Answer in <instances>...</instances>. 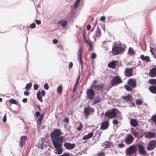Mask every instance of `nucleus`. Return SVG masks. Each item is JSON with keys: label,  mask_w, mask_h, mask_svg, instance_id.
<instances>
[{"label": "nucleus", "mask_w": 156, "mask_h": 156, "mask_svg": "<svg viewBox=\"0 0 156 156\" xmlns=\"http://www.w3.org/2000/svg\"><path fill=\"white\" fill-rule=\"evenodd\" d=\"M115 46L113 47L112 50V53L115 55H117L122 53L125 50V47L122 46V44L120 42L114 43Z\"/></svg>", "instance_id": "1"}, {"label": "nucleus", "mask_w": 156, "mask_h": 156, "mask_svg": "<svg viewBox=\"0 0 156 156\" xmlns=\"http://www.w3.org/2000/svg\"><path fill=\"white\" fill-rule=\"evenodd\" d=\"M52 140L55 148L62 147L63 142L65 141L64 136H59L56 138L52 139Z\"/></svg>", "instance_id": "2"}, {"label": "nucleus", "mask_w": 156, "mask_h": 156, "mask_svg": "<svg viewBox=\"0 0 156 156\" xmlns=\"http://www.w3.org/2000/svg\"><path fill=\"white\" fill-rule=\"evenodd\" d=\"M128 85H125V87L127 90L131 91L136 86V82L134 79H130L127 82Z\"/></svg>", "instance_id": "3"}, {"label": "nucleus", "mask_w": 156, "mask_h": 156, "mask_svg": "<svg viewBox=\"0 0 156 156\" xmlns=\"http://www.w3.org/2000/svg\"><path fill=\"white\" fill-rule=\"evenodd\" d=\"M116 115L117 113L115 109L108 110L106 111L105 113V117H107L109 119L115 118Z\"/></svg>", "instance_id": "4"}, {"label": "nucleus", "mask_w": 156, "mask_h": 156, "mask_svg": "<svg viewBox=\"0 0 156 156\" xmlns=\"http://www.w3.org/2000/svg\"><path fill=\"white\" fill-rule=\"evenodd\" d=\"M111 84L113 86H116L122 82L121 78L118 76H115L111 80Z\"/></svg>", "instance_id": "5"}, {"label": "nucleus", "mask_w": 156, "mask_h": 156, "mask_svg": "<svg viewBox=\"0 0 156 156\" xmlns=\"http://www.w3.org/2000/svg\"><path fill=\"white\" fill-rule=\"evenodd\" d=\"M87 98L90 100L94 98L95 95V93L94 90L91 89H87L86 91Z\"/></svg>", "instance_id": "6"}, {"label": "nucleus", "mask_w": 156, "mask_h": 156, "mask_svg": "<svg viewBox=\"0 0 156 156\" xmlns=\"http://www.w3.org/2000/svg\"><path fill=\"white\" fill-rule=\"evenodd\" d=\"M61 134V131L60 129H55L51 134V139L56 138L60 136V135Z\"/></svg>", "instance_id": "7"}, {"label": "nucleus", "mask_w": 156, "mask_h": 156, "mask_svg": "<svg viewBox=\"0 0 156 156\" xmlns=\"http://www.w3.org/2000/svg\"><path fill=\"white\" fill-rule=\"evenodd\" d=\"M94 112V109L90 106L84 108V113L86 117L88 118L90 115L92 114Z\"/></svg>", "instance_id": "8"}, {"label": "nucleus", "mask_w": 156, "mask_h": 156, "mask_svg": "<svg viewBox=\"0 0 156 156\" xmlns=\"http://www.w3.org/2000/svg\"><path fill=\"white\" fill-rule=\"evenodd\" d=\"M156 146V141L155 140L150 141L147 147L148 150L150 151L154 149Z\"/></svg>", "instance_id": "9"}, {"label": "nucleus", "mask_w": 156, "mask_h": 156, "mask_svg": "<svg viewBox=\"0 0 156 156\" xmlns=\"http://www.w3.org/2000/svg\"><path fill=\"white\" fill-rule=\"evenodd\" d=\"M139 152L140 155H145L146 154V152L143 146L141 144H139L138 145Z\"/></svg>", "instance_id": "10"}, {"label": "nucleus", "mask_w": 156, "mask_h": 156, "mask_svg": "<svg viewBox=\"0 0 156 156\" xmlns=\"http://www.w3.org/2000/svg\"><path fill=\"white\" fill-rule=\"evenodd\" d=\"M64 146L67 149L72 150L75 147V145L74 143L71 144L69 142H65L64 144Z\"/></svg>", "instance_id": "11"}, {"label": "nucleus", "mask_w": 156, "mask_h": 156, "mask_svg": "<svg viewBox=\"0 0 156 156\" xmlns=\"http://www.w3.org/2000/svg\"><path fill=\"white\" fill-rule=\"evenodd\" d=\"M145 137L147 138H152L155 136V134L151 132H146L144 133Z\"/></svg>", "instance_id": "12"}, {"label": "nucleus", "mask_w": 156, "mask_h": 156, "mask_svg": "<svg viewBox=\"0 0 156 156\" xmlns=\"http://www.w3.org/2000/svg\"><path fill=\"white\" fill-rule=\"evenodd\" d=\"M136 150L134 147H130L126 150V154L129 155H131V154L134 153L136 152Z\"/></svg>", "instance_id": "13"}, {"label": "nucleus", "mask_w": 156, "mask_h": 156, "mask_svg": "<svg viewBox=\"0 0 156 156\" xmlns=\"http://www.w3.org/2000/svg\"><path fill=\"white\" fill-rule=\"evenodd\" d=\"M133 137L130 134L127 135V136L125 140V142L127 144H129L133 141Z\"/></svg>", "instance_id": "14"}, {"label": "nucleus", "mask_w": 156, "mask_h": 156, "mask_svg": "<svg viewBox=\"0 0 156 156\" xmlns=\"http://www.w3.org/2000/svg\"><path fill=\"white\" fill-rule=\"evenodd\" d=\"M27 139L26 136H21L19 142V145L21 147H23L24 144L25 143L26 140Z\"/></svg>", "instance_id": "15"}, {"label": "nucleus", "mask_w": 156, "mask_h": 156, "mask_svg": "<svg viewBox=\"0 0 156 156\" xmlns=\"http://www.w3.org/2000/svg\"><path fill=\"white\" fill-rule=\"evenodd\" d=\"M101 146L104 147L105 148L111 147L112 146H113V143L112 142L106 141L103 143H102Z\"/></svg>", "instance_id": "16"}, {"label": "nucleus", "mask_w": 156, "mask_h": 156, "mask_svg": "<svg viewBox=\"0 0 156 156\" xmlns=\"http://www.w3.org/2000/svg\"><path fill=\"white\" fill-rule=\"evenodd\" d=\"M125 75L128 77H129L132 76V70L130 68H126L124 72Z\"/></svg>", "instance_id": "17"}, {"label": "nucleus", "mask_w": 156, "mask_h": 156, "mask_svg": "<svg viewBox=\"0 0 156 156\" xmlns=\"http://www.w3.org/2000/svg\"><path fill=\"white\" fill-rule=\"evenodd\" d=\"M109 126V122L105 120L101 124V128L102 130L106 129L108 128Z\"/></svg>", "instance_id": "18"}, {"label": "nucleus", "mask_w": 156, "mask_h": 156, "mask_svg": "<svg viewBox=\"0 0 156 156\" xmlns=\"http://www.w3.org/2000/svg\"><path fill=\"white\" fill-rule=\"evenodd\" d=\"M149 75L151 77H154L156 76V68H153L149 71Z\"/></svg>", "instance_id": "19"}, {"label": "nucleus", "mask_w": 156, "mask_h": 156, "mask_svg": "<svg viewBox=\"0 0 156 156\" xmlns=\"http://www.w3.org/2000/svg\"><path fill=\"white\" fill-rule=\"evenodd\" d=\"M122 98L125 101H126L127 103H128L132 99L131 95L129 94H128L126 95L122 96Z\"/></svg>", "instance_id": "20"}, {"label": "nucleus", "mask_w": 156, "mask_h": 156, "mask_svg": "<svg viewBox=\"0 0 156 156\" xmlns=\"http://www.w3.org/2000/svg\"><path fill=\"white\" fill-rule=\"evenodd\" d=\"M118 62L117 61H112L108 65V66L112 68H115Z\"/></svg>", "instance_id": "21"}, {"label": "nucleus", "mask_w": 156, "mask_h": 156, "mask_svg": "<svg viewBox=\"0 0 156 156\" xmlns=\"http://www.w3.org/2000/svg\"><path fill=\"white\" fill-rule=\"evenodd\" d=\"M101 35V30L98 27H97V30L95 33L94 35L93 36V37L95 39L96 37H99Z\"/></svg>", "instance_id": "22"}, {"label": "nucleus", "mask_w": 156, "mask_h": 156, "mask_svg": "<svg viewBox=\"0 0 156 156\" xmlns=\"http://www.w3.org/2000/svg\"><path fill=\"white\" fill-rule=\"evenodd\" d=\"M83 51V49L82 46L80 48L78 49V58L79 59V61H81L82 60V56Z\"/></svg>", "instance_id": "23"}, {"label": "nucleus", "mask_w": 156, "mask_h": 156, "mask_svg": "<svg viewBox=\"0 0 156 156\" xmlns=\"http://www.w3.org/2000/svg\"><path fill=\"white\" fill-rule=\"evenodd\" d=\"M58 24L63 27L65 28L67 25V22L66 20H62L58 21Z\"/></svg>", "instance_id": "24"}, {"label": "nucleus", "mask_w": 156, "mask_h": 156, "mask_svg": "<svg viewBox=\"0 0 156 156\" xmlns=\"http://www.w3.org/2000/svg\"><path fill=\"white\" fill-rule=\"evenodd\" d=\"M93 132H91L88 134L84 136L82 138L83 140H86L91 138L93 136Z\"/></svg>", "instance_id": "25"}, {"label": "nucleus", "mask_w": 156, "mask_h": 156, "mask_svg": "<svg viewBox=\"0 0 156 156\" xmlns=\"http://www.w3.org/2000/svg\"><path fill=\"white\" fill-rule=\"evenodd\" d=\"M54 150V152L56 154H60L62 152L63 149L62 147L55 148Z\"/></svg>", "instance_id": "26"}, {"label": "nucleus", "mask_w": 156, "mask_h": 156, "mask_svg": "<svg viewBox=\"0 0 156 156\" xmlns=\"http://www.w3.org/2000/svg\"><path fill=\"white\" fill-rule=\"evenodd\" d=\"M149 91L154 94H156V86H151L149 87Z\"/></svg>", "instance_id": "27"}, {"label": "nucleus", "mask_w": 156, "mask_h": 156, "mask_svg": "<svg viewBox=\"0 0 156 156\" xmlns=\"http://www.w3.org/2000/svg\"><path fill=\"white\" fill-rule=\"evenodd\" d=\"M104 86V85L103 84H100L95 85L94 87L95 90H99L102 89L103 88Z\"/></svg>", "instance_id": "28"}, {"label": "nucleus", "mask_w": 156, "mask_h": 156, "mask_svg": "<svg viewBox=\"0 0 156 156\" xmlns=\"http://www.w3.org/2000/svg\"><path fill=\"white\" fill-rule=\"evenodd\" d=\"M128 54L130 56H133L135 54V51L133 48L131 47H129L128 50Z\"/></svg>", "instance_id": "29"}, {"label": "nucleus", "mask_w": 156, "mask_h": 156, "mask_svg": "<svg viewBox=\"0 0 156 156\" xmlns=\"http://www.w3.org/2000/svg\"><path fill=\"white\" fill-rule=\"evenodd\" d=\"M140 58L143 61H145L147 62H150V58L149 56H144V55H141L140 56Z\"/></svg>", "instance_id": "30"}, {"label": "nucleus", "mask_w": 156, "mask_h": 156, "mask_svg": "<svg viewBox=\"0 0 156 156\" xmlns=\"http://www.w3.org/2000/svg\"><path fill=\"white\" fill-rule=\"evenodd\" d=\"M101 100V98L100 96H98L95 98L93 101L94 104H96L99 102Z\"/></svg>", "instance_id": "31"}, {"label": "nucleus", "mask_w": 156, "mask_h": 156, "mask_svg": "<svg viewBox=\"0 0 156 156\" xmlns=\"http://www.w3.org/2000/svg\"><path fill=\"white\" fill-rule=\"evenodd\" d=\"M131 125L135 127H136L138 125L137 121L135 119H132L130 121Z\"/></svg>", "instance_id": "32"}, {"label": "nucleus", "mask_w": 156, "mask_h": 156, "mask_svg": "<svg viewBox=\"0 0 156 156\" xmlns=\"http://www.w3.org/2000/svg\"><path fill=\"white\" fill-rule=\"evenodd\" d=\"M37 98L38 100L41 102H43V101L42 99V98L41 96V92L40 91H38V92H37Z\"/></svg>", "instance_id": "33"}, {"label": "nucleus", "mask_w": 156, "mask_h": 156, "mask_svg": "<svg viewBox=\"0 0 156 156\" xmlns=\"http://www.w3.org/2000/svg\"><path fill=\"white\" fill-rule=\"evenodd\" d=\"M80 76H81L80 72V71H79V74H78V76L76 80V83L75 84V86H77L78 83L79 82V80H80Z\"/></svg>", "instance_id": "34"}, {"label": "nucleus", "mask_w": 156, "mask_h": 156, "mask_svg": "<svg viewBox=\"0 0 156 156\" xmlns=\"http://www.w3.org/2000/svg\"><path fill=\"white\" fill-rule=\"evenodd\" d=\"M62 90V85H59L57 88V91L59 94H61Z\"/></svg>", "instance_id": "35"}, {"label": "nucleus", "mask_w": 156, "mask_h": 156, "mask_svg": "<svg viewBox=\"0 0 156 156\" xmlns=\"http://www.w3.org/2000/svg\"><path fill=\"white\" fill-rule=\"evenodd\" d=\"M9 102L11 104H14L17 105L18 104L17 101L14 99H11L9 100Z\"/></svg>", "instance_id": "36"}, {"label": "nucleus", "mask_w": 156, "mask_h": 156, "mask_svg": "<svg viewBox=\"0 0 156 156\" xmlns=\"http://www.w3.org/2000/svg\"><path fill=\"white\" fill-rule=\"evenodd\" d=\"M150 119L156 125V115H153L151 117Z\"/></svg>", "instance_id": "37"}, {"label": "nucleus", "mask_w": 156, "mask_h": 156, "mask_svg": "<svg viewBox=\"0 0 156 156\" xmlns=\"http://www.w3.org/2000/svg\"><path fill=\"white\" fill-rule=\"evenodd\" d=\"M80 1V0H76V1L74 5V6L75 8L76 9L77 8Z\"/></svg>", "instance_id": "38"}, {"label": "nucleus", "mask_w": 156, "mask_h": 156, "mask_svg": "<svg viewBox=\"0 0 156 156\" xmlns=\"http://www.w3.org/2000/svg\"><path fill=\"white\" fill-rule=\"evenodd\" d=\"M32 85V84L31 83H28L26 85L25 88L27 90H30L31 88Z\"/></svg>", "instance_id": "39"}, {"label": "nucleus", "mask_w": 156, "mask_h": 156, "mask_svg": "<svg viewBox=\"0 0 156 156\" xmlns=\"http://www.w3.org/2000/svg\"><path fill=\"white\" fill-rule=\"evenodd\" d=\"M131 133L133 135L136 137H137L138 133L136 132L135 130H132L131 131Z\"/></svg>", "instance_id": "40"}, {"label": "nucleus", "mask_w": 156, "mask_h": 156, "mask_svg": "<svg viewBox=\"0 0 156 156\" xmlns=\"http://www.w3.org/2000/svg\"><path fill=\"white\" fill-rule=\"evenodd\" d=\"M96 156H105V153L102 151H101L96 154Z\"/></svg>", "instance_id": "41"}, {"label": "nucleus", "mask_w": 156, "mask_h": 156, "mask_svg": "<svg viewBox=\"0 0 156 156\" xmlns=\"http://www.w3.org/2000/svg\"><path fill=\"white\" fill-rule=\"evenodd\" d=\"M149 82V83L151 84H155L156 83V80L154 79H150Z\"/></svg>", "instance_id": "42"}, {"label": "nucleus", "mask_w": 156, "mask_h": 156, "mask_svg": "<svg viewBox=\"0 0 156 156\" xmlns=\"http://www.w3.org/2000/svg\"><path fill=\"white\" fill-rule=\"evenodd\" d=\"M82 124L81 122H80L79 123V125L78 127L77 128V130L78 131H80L81 130L82 127Z\"/></svg>", "instance_id": "43"}, {"label": "nucleus", "mask_w": 156, "mask_h": 156, "mask_svg": "<svg viewBox=\"0 0 156 156\" xmlns=\"http://www.w3.org/2000/svg\"><path fill=\"white\" fill-rule=\"evenodd\" d=\"M136 103L137 105H140L142 104V101L141 100L138 99L136 100Z\"/></svg>", "instance_id": "44"}, {"label": "nucleus", "mask_w": 156, "mask_h": 156, "mask_svg": "<svg viewBox=\"0 0 156 156\" xmlns=\"http://www.w3.org/2000/svg\"><path fill=\"white\" fill-rule=\"evenodd\" d=\"M128 103L129 104V106L130 107L134 106L135 105V103H134L132 102L131 100Z\"/></svg>", "instance_id": "45"}, {"label": "nucleus", "mask_w": 156, "mask_h": 156, "mask_svg": "<svg viewBox=\"0 0 156 156\" xmlns=\"http://www.w3.org/2000/svg\"><path fill=\"white\" fill-rule=\"evenodd\" d=\"M43 117V116L42 115H40V116L39 117L38 119V121L39 123L41 122L42 120Z\"/></svg>", "instance_id": "46"}, {"label": "nucleus", "mask_w": 156, "mask_h": 156, "mask_svg": "<svg viewBox=\"0 0 156 156\" xmlns=\"http://www.w3.org/2000/svg\"><path fill=\"white\" fill-rule=\"evenodd\" d=\"M36 27V24L35 23H33L30 24V27L31 29H33L34 28Z\"/></svg>", "instance_id": "47"}, {"label": "nucleus", "mask_w": 156, "mask_h": 156, "mask_svg": "<svg viewBox=\"0 0 156 156\" xmlns=\"http://www.w3.org/2000/svg\"><path fill=\"white\" fill-rule=\"evenodd\" d=\"M92 59H93L96 57V55L94 53H93L92 54L91 56Z\"/></svg>", "instance_id": "48"}, {"label": "nucleus", "mask_w": 156, "mask_h": 156, "mask_svg": "<svg viewBox=\"0 0 156 156\" xmlns=\"http://www.w3.org/2000/svg\"><path fill=\"white\" fill-rule=\"evenodd\" d=\"M39 87L38 84H36L34 85V90H37Z\"/></svg>", "instance_id": "49"}, {"label": "nucleus", "mask_w": 156, "mask_h": 156, "mask_svg": "<svg viewBox=\"0 0 156 156\" xmlns=\"http://www.w3.org/2000/svg\"><path fill=\"white\" fill-rule=\"evenodd\" d=\"M118 146L120 148H122L124 146V145L122 143H120L118 145Z\"/></svg>", "instance_id": "50"}, {"label": "nucleus", "mask_w": 156, "mask_h": 156, "mask_svg": "<svg viewBox=\"0 0 156 156\" xmlns=\"http://www.w3.org/2000/svg\"><path fill=\"white\" fill-rule=\"evenodd\" d=\"M44 87L46 90H48L49 89V86L47 83H45L44 85Z\"/></svg>", "instance_id": "51"}, {"label": "nucleus", "mask_w": 156, "mask_h": 156, "mask_svg": "<svg viewBox=\"0 0 156 156\" xmlns=\"http://www.w3.org/2000/svg\"><path fill=\"white\" fill-rule=\"evenodd\" d=\"M69 119L68 117H66L64 119V121L66 123H67L69 122Z\"/></svg>", "instance_id": "52"}, {"label": "nucleus", "mask_w": 156, "mask_h": 156, "mask_svg": "<svg viewBox=\"0 0 156 156\" xmlns=\"http://www.w3.org/2000/svg\"><path fill=\"white\" fill-rule=\"evenodd\" d=\"M35 23L38 25H40L41 23V21L39 20H36Z\"/></svg>", "instance_id": "53"}, {"label": "nucleus", "mask_w": 156, "mask_h": 156, "mask_svg": "<svg viewBox=\"0 0 156 156\" xmlns=\"http://www.w3.org/2000/svg\"><path fill=\"white\" fill-rule=\"evenodd\" d=\"M41 94H42V96H45V94H46V93H45V91L44 90H43L41 91Z\"/></svg>", "instance_id": "54"}, {"label": "nucleus", "mask_w": 156, "mask_h": 156, "mask_svg": "<svg viewBox=\"0 0 156 156\" xmlns=\"http://www.w3.org/2000/svg\"><path fill=\"white\" fill-rule=\"evenodd\" d=\"M101 133V132H100L99 131H97L95 133L97 135H98V137H99L100 136Z\"/></svg>", "instance_id": "55"}, {"label": "nucleus", "mask_w": 156, "mask_h": 156, "mask_svg": "<svg viewBox=\"0 0 156 156\" xmlns=\"http://www.w3.org/2000/svg\"><path fill=\"white\" fill-rule=\"evenodd\" d=\"M80 62V65H81V69L82 70H83V63H82V60H81V61H79Z\"/></svg>", "instance_id": "56"}, {"label": "nucleus", "mask_w": 156, "mask_h": 156, "mask_svg": "<svg viewBox=\"0 0 156 156\" xmlns=\"http://www.w3.org/2000/svg\"><path fill=\"white\" fill-rule=\"evenodd\" d=\"M73 63L72 62H70L69 64V69H71L73 66Z\"/></svg>", "instance_id": "57"}, {"label": "nucleus", "mask_w": 156, "mask_h": 156, "mask_svg": "<svg viewBox=\"0 0 156 156\" xmlns=\"http://www.w3.org/2000/svg\"><path fill=\"white\" fill-rule=\"evenodd\" d=\"M69 156V154L68 153H65L63 154L62 155H61L60 156Z\"/></svg>", "instance_id": "58"}, {"label": "nucleus", "mask_w": 156, "mask_h": 156, "mask_svg": "<svg viewBox=\"0 0 156 156\" xmlns=\"http://www.w3.org/2000/svg\"><path fill=\"white\" fill-rule=\"evenodd\" d=\"M30 94V93L28 91H25L24 92V94L26 96H28Z\"/></svg>", "instance_id": "59"}, {"label": "nucleus", "mask_w": 156, "mask_h": 156, "mask_svg": "<svg viewBox=\"0 0 156 156\" xmlns=\"http://www.w3.org/2000/svg\"><path fill=\"white\" fill-rule=\"evenodd\" d=\"M113 123L115 125H117L118 124V121L117 120H115L113 121Z\"/></svg>", "instance_id": "60"}, {"label": "nucleus", "mask_w": 156, "mask_h": 156, "mask_svg": "<svg viewBox=\"0 0 156 156\" xmlns=\"http://www.w3.org/2000/svg\"><path fill=\"white\" fill-rule=\"evenodd\" d=\"M3 121L4 122H6V115H4V116Z\"/></svg>", "instance_id": "61"}, {"label": "nucleus", "mask_w": 156, "mask_h": 156, "mask_svg": "<svg viewBox=\"0 0 156 156\" xmlns=\"http://www.w3.org/2000/svg\"><path fill=\"white\" fill-rule=\"evenodd\" d=\"M91 28V26L90 25L88 24L87 26V29L88 30H89Z\"/></svg>", "instance_id": "62"}, {"label": "nucleus", "mask_w": 156, "mask_h": 156, "mask_svg": "<svg viewBox=\"0 0 156 156\" xmlns=\"http://www.w3.org/2000/svg\"><path fill=\"white\" fill-rule=\"evenodd\" d=\"M100 20L102 21H104L105 19V16H102L100 18Z\"/></svg>", "instance_id": "63"}, {"label": "nucleus", "mask_w": 156, "mask_h": 156, "mask_svg": "<svg viewBox=\"0 0 156 156\" xmlns=\"http://www.w3.org/2000/svg\"><path fill=\"white\" fill-rule=\"evenodd\" d=\"M35 115L37 117H38L40 115V112L39 111H37L35 113Z\"/></svg>", "instance_id": "64"}]
</instances>
